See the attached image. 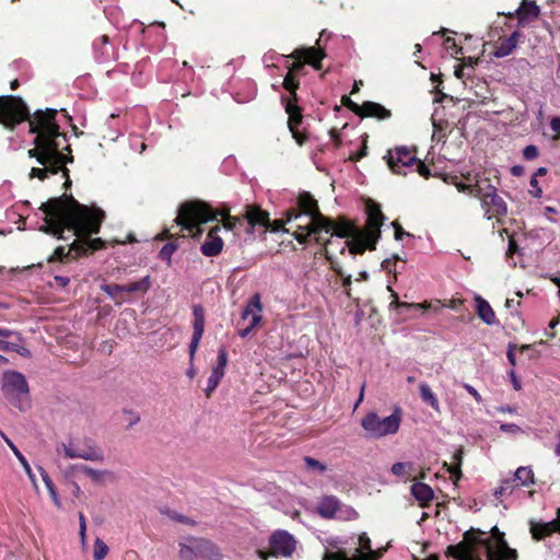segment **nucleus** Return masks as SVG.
Here are the masks:
<instances>
[{
  "label": "nucleus",
  "mask_w": 560,
  "mask_h": 560,
  "mask_svg": "<svg viewBox=\"0 0 560 560\" xmlns=\"http://www.w3.org/2000/svg\"><path fill=\"white\" fill-rule=\"evenodd\" d=\"M368 221L364 231H358L351 223L346 220L338 222H331L318 210L316 200L307 194L303 192L298 198V208L288 210L284 214V219L276 220L273 222L275 231H284L283 226L285 223H290L293 220L301 219L304 214L308 218L305 224H299L293 235L294 238L303 244L313 234L320 232L331 233L339 238H351L343 243L341 253L345 252L346 247L353 255L362 254L366 248L373 249L375 243L381 235V226L383 224L384 215L381 212L378 205L374 202L368 203Z\"/></svg>",
  "instance_id": "f257e3e1"
},
{
  "label": "nucleus",
  "mask_w": 560,
  "mask_h": 560,
  "mask_svg": "<svg viewBox=\"0 0 560 560\" xmlns=\"http://www.w3.org/2000/svg\"><path fill=\"white\" fill-rule=\"evenodd\" d=\"M40 209L45 213V224L40 226V231L62 237V233L67 229L78 236L67 254L63 247H57L49 261L62 260L71 250L79 255L88 250L100 249L103 246L101 238H89L91 234L100 231L104 219V212L101 209L83 206L72 196L66 195L48 200L40 206Z\"/></svg>",
  "instance_id": "f03ea898"
},
{
  "label": "nucleus",
  "mask_w": 560,
  "mask_h": 560,
  "mask_svg": "<svg viewBox=\"0 0 560 560\" xmlns=\"http://www.w3.org/2000/svg\"><path fill=\"white\" fill-rule=\"evenodd\" d=\"M56 110L46 109L37 112L30 120V131L35 135L34 148L27 151L30 158L36 160V166L30 171V178L44 180L50 175L62 173L68 177L66 164L71 161L62 153V149H69L66 144V136L60 132L56 124ZM69 178H67V182Z\"/></svg>",
  "instance_id": "7ed1b4c3"
},
{
  "label": "nucleus",
  "mask_w": 560,
  "mask_h": 560,
  "mask_svg": "<svg viewBox=\"0 0 560 560\" xmlns=\"http://www.w3.org/2000/svg\"><path fill=\"white\" fill-rule=\"evenodd\" d=\"M503 536L495 526L490 536L470 529L460 542L447 547L446 555L456 560H515L516 550L508 546Z\"/></svg>",
  "instance_id": "20e7f679"
},
{
  "label": "nucleus",
  "mask_w": 560,
  "mask_h": 560,
  "mask_svg": "<svg viewBox=\"0 0 560 560\" xmlns=\"http://www.w3.org/2000/svg\"><path fill=\"white\" fill-rule=\"evenodd\" d=\"M292 56L295 61L293 62L290 72L283 80V86L289 92V96L282 97V102L284 103V108L289 116L288 126L292 137L299 145H302L306 140V136L296 129V126L301 122L302 115L300 107L296 105L295 95L299 83L294 80L292 72L298 71L305 62L312 65L317 70L320 69V61L324 58V52L320 49H316L314 47L300 48L295 49Z\"/></svg>",
  "instance_id": "39448f33"
},
{
  "label": "nucleus",
  "mask_w": 560,
  "mask_h": 560,
  "mask_svg": "<svg viewBox=\"0 0 560 560\" xmlns=\"http://www.w3.org/2000/svg\"><path fill=\"white\" fill-rule=\"evenodd\" d=\"M218 215L222 217L223 228L233 230L241 220L237 217L229 215L224 212L212 210L207 203L201 201H187L178 209L176 222L184 230L188 231L192 237L201 234L200 224L208 221L217 220Z\"/></svg>",
  "instance_id": "423d86ee"
},
{
  "label": "nucleus",
  "mask_w": 560,
  "mask_h": 560,
  "mask_svg": "<svg viewBox=\"0 0 560 560\" xmlns=\"http://www.w3.org/2000/svg\"><path fill=\"white\" fill-rule=\"evenodd\" d=\"M456 187L462 192L479 198L489 219L506 213L505 202L489 179L467 176L466 183H457Z\"/></svg>",
  "instance_id": "0eeeda50"
},
{
  "label": "nucleus",
  "mask_w": 560,
  "mask_h": 560,
  "mask_svg": "<svg viewBox=\"0 0 560 560\" xmlns=\"http://www.w3.org/2000/svg\"><path fill=\"white\" fill-rule=\"evenodd\" d=\"M402 411L395 407L389 416L382 417L376 411H369L361 419V427L370 439L380 440L395 435L401 425Z\"/></svg>",
  "instance_id": "6e6552de"
},
{
  "label": "nucleus",
  "mask_w": 560,
  "mask_h": 560,
  "mask_svg": "<svg viewBox=\"0 0 560 560\" xmlns=\"http://www.w3.org/2000/svg\"><path fill=\"white\" fill-rule=\"evenodd\" d=\"M56 452L67 459H83L95 463L105 460L103 450L91 439L69 438L67 441L57 444Z\"/></svg>",
  "instance_id": "1a4fd4ad"
},
{
  "label": "nucleus",
  "mask_w": 560,
  "mask_h": 560,
  "mask_svg": "<svg viewBox=\"0 0 560 560\" xmlns=\"http://www.w3.org/2000/svg\"><path fill=\"white\" fill-rule=\"evenodd\" d=\"M178 557L180 560H221L219 548L210 540L202 537L186 536L178 541Z\"/></svg>",
  "instance_id": "9d476101"
},
{
  "label": "nucleus",
  "mask_w": 560,
  "mask_h": 560,
  "mask_svg": "<svg viewBox=\"0 0 560 560\" xmlns=\"http://www.w3.org/2000/svg\"><path fill=\"white\" fill-rule=\"evenodd\" d=\"M388 167L393 173L406 175L408 172L415 170L421 176L428 178L430 170L421 161H419L415 153L406 147H398L389 150L385 155Z\"/></svg>",
  "instance_id": "9b49d317"
},
{
  "label": "nucleus",
  "mask_w": 560,
  "mask_h": 560,
  "mask_svg": "<svg viewBox=\"0 0 560 560\" xmlns=\"http://www.w3.org/2000/svg\"><path fill=\"white\" fill-rule=\"evenodd\" d=\"M381 556V551L372 550L370 538L365 533H362L359 536V547L352 556H348L339 547V541L336 538L327 540L323 560H378Z\"/></svg>",
  "instance_id": "f8f14e48"
},
{
  "label": "nucleus",
  "mask_w": 560,
  "mask_h": 560,
  "mask_svg": "<svg viewBox=\"0 0 560 560\" xmlns=\"http://www.w3.org/2000/svg\"><path fill=\"white\" fill-rule=\"evenodd\" d=\"M28 117L26 105L20 97H0V122L13 127Z\"/></svg>",
  "instance_id": "ddd939ff"
},
{
  "label": "nucleus",
  "mask_w": 560,
  "mask_h": 560,
  "mask_svg": "<svg viewBox=\"0 0 560 560\" xmlns=\"http://www.w3.org/2000/svg\"><path fill=\"white\" fill-rule=\"evenodd\" d=\"M317 512L325 518L352 521L358 517V512L350 505L341 503L336 497L323 498L317 504Z\"/></svg>",
  "instance_id": "4468645a"
},
{
  "label": "nucleus",
  "mask_w": 560,
  "mask_h": 560,
  "mask_svg": "<svg viewBox=\"0 0 560 560\" xmlns=\"http://www.w3.org/2000/svg\"><path fill=\"white\" fill-rule=\"evenodd\" d=\"M2 388L5 396L19 404V408L23 409V404L28 397V386L23 374L19 372H5L3 374Z\"/></svg>",
  "instance_id": "2eb2a0df"
},
{
  "label": "nucleus",
  "mask_w": 560,
  "mask_h": 560,
  "mask_svg": "<svg viewBox=\"0 0 560 560\" xmlns=\"http://www.w3.org/2000/svg\"><path fill=\"white\" fill-rule=\"evenodd\" d=\"M271 555L291 557L296 547V540L289 532L278 529L269 538Z\"/></svg>",
  "instance_id": "dca6fc26"
},
{
  "label": "nucleus",
  "mask_w": 560,
  "mask_h": 560,
  "mask_svg": "<svg viewBox=\"0 0 560 560\" xmlns=\"http://www.w3.org/2000/svg\"><path fill=\"white\" fill-rule=\"evenodd\" d=\"M342 103L362 117H375L377 119H387L390 117V112L378 103L364 102L362 105H358L348 96L342 97Z\"/></svg>",
  "instance_id": "f3484780"
},
{
  "label": "nucleus",
  "mask_w": 560,
  "mask_h": 560,
  "mask_svg": "<svg viewBox=\"0 0 560 560\" xmlns=\"http://www.w3.org/2000/svg\"><path fill=\"white\" fill-rule=\"evenodd\" d=\"M229 357L228 351L224 347H221L218 351L217 364L211 370V375L208 378L207 387L205 393L207 397H210L211 394L217 389L221 380L225 374V368L228 365Z\"/></svg>",
  "instance_id": "a211bd4d"
},
{
  "label": "nucleus",
  "mask_w": 560,
  "mask_h": 560,
  "mask_svg": "<svg viewBox=\"0 0 560 560\" xmlns=\"http://www.w3.org/2000/svg\"><path fill=\"white\" fill-rule=\"evenodd\" d=\"M242 319L248 320L252 327H258L262 319V304L259 294L253 295L242 312Z\"/></svg>",
  "instance_id": "6ab92c4d"
},
{
  "label": "nucleus",
  "mask_w": 560,
  "mask_h": 560,
  "mask_svg": "<svg viewBox=\"0 0 560 560\" xmlns=\"http://www.w3.org/2000/svg\"><path fill=\"white\" fill-rule=\"evenodd\" d=\"M540 8L532 0H523L516 10L518 25L526 26L538 19Z\"/></svg>",
  "instance_id": "aec40b11"
},
{
  "label": "nucleus",
  "mask_w": 560,
  "mask_h": 560,
  "mask_svg": "<svg viewBox=\"0 0 560 560\" xmlns=\"http://www.w3.org/2000/svg\"><path fill=\"white\" fill-rule=\"evenodd\" d=\"M220 231V228H213L209 231L207 235V240L201 245V253L207 257H213L221 253L223 248V241L218 235V232Z\"/></svg>",
  "instance_id": "412c9836"
},
{
  "label": "nucleus",
  "mask_w": 560,
  "mask_h": 560,
  "mask_svg": "<svg viewBox=\"0 0 560 560\" xmlns=\"http://www.w3.org/2000/svg\"><path fill=\"white\" fill-rule=\"evenodd\" d=\"M475 303L477 315L485 324L490 326L499 324L494 311L485 299L480 295H476Z\"/></svg>",
  "instance_id": "4be33fe9"
},
{
  "label": "nucleus",
  "mask_w": 560,
  "mask_h": 560,
  "mask_svg": "<svg viewBox=\"0 0 560 560\" xmlns=\"http://www.w3.org/2000/svg\"><path fill=\"white\" fill-rule=\"evenodd\" d=\"M521 34L518 32H514L508 38L501 39L497 46L493 55L497 58H503L512 54V51L516 48Z\"/></svg>",
  "instance_id": "5701e85b"
},
{
  "label": "nucleus",
  "mask_w": 560,
  "mask_h": 560,
  "mask_svg": "<svg viewBox=\"0 0 560 560\" xmlns=\"http://www.w3.org/2000/svg\"><path fill=\"white\" fill-rule=\"evenodd\" d=\"M245 220L254 228L256 225L267 229L269 226V218L267 212L256 207H248L245 212Z\"/></svg>",
  "instance_id": "b1692460"
},
{
  "label": "nucleus",
  "mask_w": 560,
  "mask_h": 560,
  "mask_svg": "<svg viewBox=\"0 0 560 560\" xmlns=\"http://www.w3.org/2000/svg\"><path fill=\"white\" fill-rule=\"evenodd\" d=\"M2 438H3L4 442L7 443V445L11 448V451L15 455L16 459L22 465L25 474L27 475V477L31 480V482L33 483V486L37 487L35 474L33 472L25 456L19 451V448L14 445V443L8 436H5L3 433H2Z\"/></svg>",
  "instance_id": "393cba45"
},
{
  "label": "nucleus",
  "mask_w": 560,
  "mask_h": 560,
  "mask_svg": "<svg viewBox=\"0 0 560 560\" xmlns=\"http://www.w3.org/2000/svg\"><path fill=\"white\" fill-rule=\"evenodd\" d=\"M411 493L421 505L427 504L433 499V490L430 486L423 482H416L411 486Z\"/></svg>",
  "instance_id": "a878e982"
},
{
  "label": "nucleus",
  "mask_w": 560,
  "mask_h": 560,
  "mask_svg": "<svg viewBox=\"0 0 560 560\" xmlns=\"http://www.w3.org/2000/svg\"><path fill=\"white\" fill-rule=\"evenodd\" d=\"M464 452L463 448L456 450V452L453 455V464H444L447 471L451 474V478L453 480L454 486H457L459 479L462 478V462H463Z\"/></svg>",
  "instance_id": "bb28decb"
},
{
  "label": "nucleus",
  "mask_w": 560,
  "mask_h": 560,
  "mask_svg": "<svg viewBox=\"0 0 560 560\" xmlns=\"http://www.w3.org/2000/svg\"><path fill=\"white\" fill-rule=\"evenodd\" d=\"M75 468L96 483H104L112 475L108 470L94 469L83 464L75 466Z\"/></svg>",
  "instance_id": "cd10ccee"
},
{
  "label": "nucleus",
  "mask_w": 560,
  "mask_h": 560,
  "mask_svg": "<svg viewBox=\"0 0 560 560\" xmlns=\"http://www.w3.org/2000/svg\"><path fill=\"white\" fill-rule=\"evenodd\" d=\"M513 481L517 483V486L528 487L534 483V472L529 467H518L514 474Z\"/></svg>",
  "instance_id": "c85d7f7f"
},
{
  "label": "nucleus",
  "mask_w": 560,
  "mask_h": 560,
  "mask_svg": "<svg viewBox=\"0 0 560 560\" xmlns=\"http://www.w3.org/2000/svg\"><path fill=\"white\" fill-rule=\"evenodd\" d=\"M560 522L559 521H551L545 524L540 525H534L532 527V533L534 538L541 539L542 537L549 535L550 533L559 529Z\"/></svg>",
  "instance_id": "c756f323"
},
{
  "label": "nucleus",
  "mask_w": 560,
  "mask_h": 560,
  "mask_svg": "<svg viewBox=\"0 0 560 560\" xmlns=\"http://www.w3.org/2000/svg\"><path fill=\"white\" fill-rule=\"evenodd\" d=\"M39 472H40V476H42V479L49 492V495L54 502V504L56 505L57 509H61V500L57 493V490L55 488V485L51 480V478L49 477V475L47 474V471L43 468V467H39Z\"/></svg>",
  "instance_id": "7c9ffc66"
},
{
  "label": "nucleus",
  "mask_w": 560,
  "mask_h": 560,
  "mask_svg": "<svg viewBox=\"0 0 560 560\" xmlns=\"http://www.w3.org/2000/svg\"><path fill=\"white\" fill-rule=\"evenodd\" d=\"M194 336H200L202 337L203 330H205V311L200 305H195L194 310Z\"/></svg>",
  "instance_id": "2f4dec72"
},
{
  "label": "nucleus",
  "mask_w": 560,
  "mask_h": 560,
  "mask_svg": "<svg viewBox=\"0 0 560 560\" xmlns=\"http://www.w3.org/2000/svg\"><path fill=\"white\" fill-rule=\"evenodd\" d=\"M419 389H420V396H421L422 400L424 402H427L428 405H430L434 410L439 411L440 410L439 400H438L436 396L434 395V393L431 390L430 386L425 383H422V384H420Z\"/></svg>",
  "instance_id": "473e14b6"
},
{
  "label": "nucleus",
  "mask_w": 560,
  "mask_h": 560,
  "mask_svg": "<svg viewBox=\"0 0 560 560\" xmlns=\"http://www.w3.org/2000/svg\"><path fill=\"white\" fill-rule=\"evenodd\" d=\"M15 335L13 330L0 328V350L2 351H16L19 352V345L15 342L7 341L5 338Z\"/></svg>",
  "instance_id": "72a5a7b5"
},
{
  "label": "nucleus",
  "mask_w": 560,
  "mask_h": 560,
  "mask_svg": "<svg viewBox=\"0 0 560 560\" xmlns=\"http://www.w3.org/2000/svg\"><path fill=\"white\" fill-rule=\"evenodd\" d=\"M390 471L393 475L399 477V478H408L411 475L412 471V464L411 463H395Z\"/></svg>",
  "instance_id": "f704fd0d"
},
{
  "label": "nucleus",
  "mask_w": 560,
  "mask_h": 560,
  "mask_svg": "<svg viewBox=\"0 0 560 560\" xmlns=\"http://www.w3.org/2000/svg\"><path fill=\"white\" fill-rule=\"evenodd\" d=\"M150 287V277L147 276L142 280L132 282L130 284L124 285L125 292L132 293L137 291H147Z\"/></svg>",
  "instance_id": "c9c22d12"
},
{
  "label": "nucleus",
  "mask_w": 560,
  "mask_h": 560,
  "mask_svg": "<svg viewBox=\"0 0 560 560\" xmlns=\"http://www.w3.org/2000/svg\"><path fill=\"white\" fill-rule=\"evenodd\" d=\"M108 553L107 545L101 539L96 538L94 541L93 558L94 560H104Z\"/></svg>",
  "instance_id": "e433bc0d"
},
{
  "label": "nucleus",
  "mask_w": 560,
  "mask_h": 560,
  "mask_svg": "<svg viewBox=\"0 0 560 560\" xmlns=\"http://www.w3.org/2000/svg\"><path fill=\"white\" fill-rule=\"evenodd\" d=\"M444 49L452 57H456L462 51V48L456 44L455 39L452 37H447L444 40Z\"/></svg>",
  "instance_id": "4c0bfd02"
},
{
  "label": "nucleus",
  "mask_w": 560,
  "mask_h": 560,
  "mask_svg": "<svg viewBox=\"0 0 560 560\" xmlns=\"http://www.w3.org/2000/svg\"><path fill=\"white\" fill-rule=\"evenodd\" d=\"M102 291L105 292L107 295H109L113 299H116L119 293L125 292L124 285L119 284H103L101 287Z\"/></svg>",
  "instance_id": "58836bf2"
},
{
  "label": "nucleus",
  "mask_w": 560,
  "mask_h": 560,
  "mask_svg": "<svg viewBox=\"0 0 560 560\" xmlns=\"http://www.w3.org/2000/svg\"><path fill=\"white\" fill-rule=\"evenodd\" d=\"M304 460H305V465H306L307 469L317 471L319 474H323L326 471V466L323 463H320L314 458H311V457H306Z\"/></svg>",
  "instance_id": "ea45409f"
},
{
  "label": "nucleus",
  "mask_w": 560,
  "mask_h": 560,
  "mask_svg": "<svg viewBox=\"0 0 560 560\" xmlns=\"http://www.w3.org/2000/svg\"><path fill=\"white\" fill-rule=\"evenodd\" d=\"M517 487L513 479L504 480L500 488L495 491V495H504L506 493H512L514 488Z\"/></svg>",
  "instance_id": "a19ab883"
},
{
  "label": "nucleus",
  "mask_w": 560,
  "mask_h": 560,
  "mask_svg": "<svg viewBox=\"0 0 560 560\" xmlns=\"http://www.w3.org/2000/svg\"><path fill=\"white\" fill-rule=\"evenodd\" d=\"M500 430L502 432H505V433H510V434H520V433H523V430L521 427H518L517 424L515 423H502L500 425Z\"/></svg>",
  "instance_id": "79ce46f5"
},
{
  "label": "nucleus",
  "mask_w": 560,
  "mask_h": 560,
  "mask_svg": "<svg viewBox=\"0 0 560 560\" xmlns=\"http://www.w3.org/2000/svg\"><path fill=\"white\" fill-rule=\"evenodd\" d=\"M79 523H80V526H79V535H80V539H81V544L82 545H85V541H86V521H85V517L82 513L79 514Z\"/></svg>",
  "instance_id": "37998d69"
},
{
  "label": "nucleus",
  "mask_w": 560,
  "mask_h": 560,
  "mask_svg": "<svg viewBox=\"0 0 560 560\" xmlns=\"http://www.w3.org/2000/svg\"><path fill=\"white\" fill-rule=\"evenodd\" d=\"M523 156L525 160H534L538 156V148L534 144L527 145L523 150Z\"/></svg>",
  "instance_id": "c03bdc74"
},
{
  "label": "nucleus",
  "mask_w": 560,
  "mask_h": 560,
  "mask_svg": "<svg viewBox=\"0 0 560 560\" xmlns=\"http://www.w3.org/2000/svg\"><path fill=\"white\" fill-rule=\"evenodd\" d=\"M202 337L200 336H194L191 337V341H190V345H189V357H190V361L194 360L195 358V354L197 352V349L199 347V343H200V340H201Z\"/></svg>",
  "instance_id": "a18cd8bd"
},
{
  "label": "nucleus",
  "mask_w": 560,
  "mask_h": 560,
  "mask_svg": "<svg viewBox=\"0 0 560 560\" xmlns=\"http://www.w3.org/2000/svg\"><path fill=\"white\" fill-rule=\"evenodd\" d=\"M529 185L532 187V190H530V194L535 197V198H540L541 195H542V190L541 188L539 187L538 185V179L533 176L529 180Z\"/></svg>",
  "instance_id": "49530a36"
},
{
  "label": "nucleus",
  "mask_w": 560,
  "mask_h": 560,
  "mask_svg": "<svg viewBox=\"0 0 560 560\" xmlns=\"http://www.w3.org/2000/svg\"><path fill=\"white\" fill-rule=\"evenodd\" d=\"M508 375L511 380V383H512V386L513 388L518 392L522 389V383L521 381L518 380V377L516 376V372L514 369H511L509 372H508Z\"/></svg>",
  "instance_id": "de8ad7c7"
},
{
  "label": "nucleus",
  "mask_w": 560,
  "mask_h": 560,
  "mask_svg": "<svg viewBox=\"0 0 560 560\" xmlns=\"http://www.w3.org/2000/svg\"><path fill=\"white\" fill-rule=\"evenodd\" d=\"M388 290L392 292V302L389 304L390 307H406L408 308L409 307V303L407 302H400L398 300V294L396 292H394L389 287H388Z\"/></svg>",
  "instance_id": "09e8293b"
},
{
  "label": "nucleus",
  "mask_w": 560,
  "mask_h": 560,
  "mask_svg": "<svg viewBox=\"0 0 560 560\" xmlns=\"http://www.w3.org/2000/svg\"><path fill=\"white\" fill-rule=\"evenodd\" d=\"M550 128L555 133L553 138L560 139V117H552L550 120Z\"/></svg>",
  "instance_id": "8fccbe9b"
},
{
  "label": "nucleus",
  "mask_w": 560,
  "mask_h": 560,
  "mask_svg": "<svg viewBox=\"0 0 560 560\" xmlns=\"http://www.w3.org/2000/svg\"><path fill=\"white\" fill-rule=\"evenodd\" d=\"M168 516L172 518V520H175L177 522H180V523H185V524H188V525H195V522L191 521L190 518L184 516V515H180L176 512H172L168 514Z\"/></svg>",
  "instance_id": "3c124183"
},
{
  "label": "nucleus",
  "mask_w": 560,
  "mask_h": 560,
  "mask_svg": "<svg viewBox=\"0 0 560 560\" xmlns=\"http://www.w3.org/2000/svg\"><path fill=\"white\" fill-rule=\"evenodd\" d=\"M398 259V256H394V258L385 259L382 262V268L388 272H395L394 262Z\"/></svg>",
  "instance_id": "603ef678"
},
{
  "label": "nucleus",
  "mask_w": 560,
  "mask_h": 560,
  "mask_svg": "<svg viewBox=\"0 0 560 560\" xmlns=\"http://www.w3.org/2000/svg\"><path fill=\"white\" fill-rule=\"evenodd\" d=\"M515 346L510 343L508 347L506 357L510 362V364L514 368L516 365V357H515Z\"/></svg>",
  "instance_id": "864d4df0"
},
{
  "label": "nucleus",
  "mask_w": 560,
  "mask_h": 560,
  "mask_svg": "<svg viewBox=\"0 0 560 560\" xmlns=\"http://www.w3.org/2000/svg\"><path fill=\"white\" fill-rule=\"evenodd\" d=\"M433 127H434L433 135H432L433 140L441 141L442 138H444V135L442 132V126L440 124L433 121Z\"/></svg>",
  "instance_id": "5fc2aeb1"
},
{
  "label": "nucleus",
  "mask_w": 560,
  "mask_h": 560,
  "mask_svg": "<svg viewBox=\"0 0 560 560\" xmlns=\"http://www.w3.org/2000/svg\"><path fill=\"white\" fill-rule=\"evenodd\" d=\"M175 250V247L170 245V244H166L165 246H163L161 253H160V256L162 258H167L170 259L171 258V255L173 254V252Z\"/></svg>",
  "instance_id": "6e6d98bb"
},
{
  "label": "nucleus",
  "mask_w": 560,
  "mask_h": 560,
  "mask_svg": "<svg viewBox=\"0 0 560 560\" xmlns=\"http://www.w3.org/2000/svg\"><path fill=\"white\" fill-rule=\"evenodd\" d=\"M464 387L476 399L477 402H481V396L475 387L469 384H465Z\"/></svg>",
  "instance_id": "4d7b16f0"
},
{
  "label": "nucleus",
  "mask_w": 560,
  "mask_h": 560,
  "mask_svg": "<svg viewBox=\"0 0 560 560\" xmlns=\"http://www.w3.org/2000/svg\"><path fill=\"white\" fill-rule=\"evenodd\" d=\"M497 411L498 412H501V413H511V415H514L516 413V408L515 407H512V406H500L497 408Z\"/></svg>",
  "instance_id": "13d9d810"
},
{
  "label": "nucleus",
  "mask_w": 560,
  "mask_h": 560,
  "mask_svg": "<svg viewBox=\"0 0 560 560\" xmlns=\"http://www.w3.org/2000/svg\"><path fill=\"white\" fill-rule=\"evenodd\" d=\"M55 281L58 285L63 287V288L67 287L70 282L69 278L63 277V276H56Z\"/></svg>",
  "instance_id": "bf43d9fd"
},
{
  "label": "nucleus",
  "mask_w": 560,
  "mask_h": 560,
  "mask_svg": "<svg viewBox=\"0 0 560 560\" xmlns=\"http://www.w3.org/2000/svg\"><path fill=\"white\" fill-rule=\"evenodd\" d=\"M256 327H252V324H248L245 328L238 331L240 337H247Z\"/></svg>",
  "instance_id": "052dcab7"
},
{
  "label": "nucleus",
  "mask_w": 560,
  "mask_h": 560,
  "mask_svg": "<svg viewBox=\"0 0 560 560\" xmlns=\"http://www.w3.org/2000/svg\"><path fill=\"white\" fill-rule=\"evenodd\" d=\"M429 307H430L429 303H409L408 308L428 310Z\"/></svg>",
  "instance_id": "680f3d73"
},
{
  "label": "nucleus",
  "mask_w": 560,
  "mask_h": 560,
  "mask_svg": "<svg viewBox=\"0 0 560 560\" xmlns=\"http://www.w3.org/2000/svg\"><path fill=\"white\" fill-rule=\"evenodd\" d=\"M394 226H395V229H396V231H395V237H396V240H401V237H402V235H404V231H402V229H401L399 225H397L396 223H394Z\"/></svg>",
  "instance_id": "e2e57ef3"
},
{
  "label": "nucleus",
  "mask_w": 560,
  "mask_h": 560,
  "mask_svg": "<svg viewBox=\"0 0 560 560\" xmlns=\"http://www.w3.org/2000/svg\"><path fill=\"white\" fill-rule=\"evenodd\" d=\"M558 442L555 446V454L560 457V432L557 434Z\"/></svg>",
  "instance_id": "0e129e2a"
},
{
  "label": "nucleus",
  "mask_w": 560,
  "mask_h": 560,
  "mask_svg": "<svg viewBox=\"0 0 560 560\" xmlns=\"http://www.w3.org/2000/svg\"><path fill=\"white\" fill-rule=\"evenodd\" d=\"M523 172V167L522 166H513L512 167V174L515 175V176H520Z\"/></svg>",
  "instance_id": "69168bd1"
},
{
  "label": "nucleus",
  "mask_w": 560,
  "mask_h": 560,
  "mask_svg": "<svg viewBox=\"0 0 560 560\" xmlns=\"http://www.w3.org/2000/svg\"><path fill=\"white\" fill-rule=\"evenodd\" d=\"M546 174H547V168L546 167H539L534 176L537 178V176H544Z\"/></svg>",
  "instance_id": "338daca9"
},
{
  "label": "nucleus",
  "mask_w": 560,
  "mask_h": 560,
  "mask_svg": "<svg viewBox=\"0 0 560 560\" xmlns=\"http://www.w3.org/2000/svg\"><path fill=\"white\" fill-rule=\"evenodd\" d=\"M332 245H334V241H331V240L326 244V254L327 255H330Z\"/></svg>",
  "instance_id": "774afa93"
}]
</instances>
